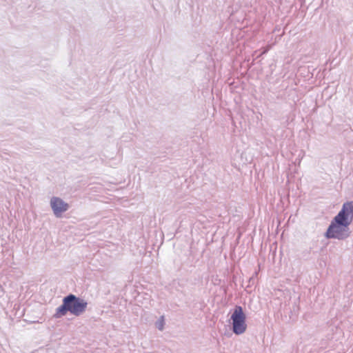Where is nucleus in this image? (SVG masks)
<instances>
[{"mask_svg":"<svg viewBox=\"0 0 353 353\" xmlns=\"http://www.w3.org/2000/svg\"><path fill=\"white\" fill-rule=\"evenodd\" d=\"M88 306V303L74 294L65 296L63 300V304L57 309L55 317L59 318L64 316L68 312L75 316L83 314Z\"/></svg>","mask_w":353,"mask_h":353,"instance_id":"f03ea898","label":"nucleus"},{"mask_svg":"<svg viewBox=\"0 0 353 353\" xmlns=\"http://www.w3.org/2000/svg\"><path fill=\"white\" fill-rule=\"evenodd\" d=\"M51 207L57 216H61V214L68 208V204L58 197H53L50 201Z\"/></svg>","mask_w":353,"mask_h":353,"instance_id":"20e7f679","label":"nucleus"},{"mask_svg":"<svg viewBox=\"0 0 353 353\" xmlns=\"http://www.w3.org/2000/svg\"><path fill=\"white\" fill-rule=\"evenodd\" d=\"M268 50V48L266 47V50H265V52H267Z\"/></svg>","mask_w":353,"mask_h":353,"instance_id":"423d86ee","label":"nucleus"},{"mask_svg":"<svg viewBox=\"0 0 353 353\" xmlns=\"http://www.w3.org/2000/svg\"><path fill=\"white\" fill-rule=\"evenodd\" d=\"M233 332L236 334H243L247 327L245 323V314L241 306H236L231 316Z\"/></svg>","mask_w":353,"mask_h":353,"instance_id":"7ed1b4c3","label":"nucleus"},{"mask_svg":"<svg viewBox=\"0 0 353 353\" xmlns=\"http://www.w3.org/2000/svg\"><path fill=\"white\" fill-rule=\"evenodd\" d=\"M163 322H164V319H163V316H162V317L161 318V320H160L159 323V325H158V327H159V330H163Z\"/></svg>","mask_w":353,"mask_h":353,"instance_id":"39448f33","label":"nucleus"},{"mask_svg":"<svg viewBox=\"0 0 353 353\" xmlns=\"http://www.w3.org/2000/svg\"><path fill=\"white\" fill-rule=\"evenodd\" d=\"M353 221V201H347L343 204L341 210L331 221L325 236L343 241L350 236V225Z\"/></svg>","mask_w":353,"mask_h":353,"instance_id":"f257e3e1","label":"nucleus"}]
</instances>
